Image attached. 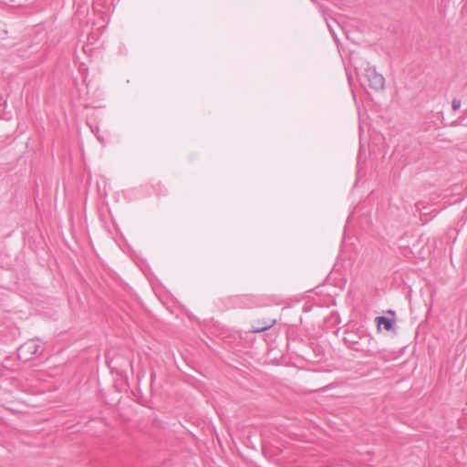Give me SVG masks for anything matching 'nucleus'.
<instances>
[{
    "instance_id": "nucleus-1",
    "label": "nucleus",
    "mask_w": 467,
    "mask_h": 467,
    "mask_svg": "<svg viewBox=\"0 0 467 467\" xmlns=\"http://www.w3.org/2000/svg\"><path fill=\"white\" fill-rule=\"evenodd\" d=\"M365 78L368 82V86L375 91H379L385 88L384 77L378 73L374 67H368L365 68Z\"/></svg>"
},
{
    "instance_id": "nucleus-2",
    "label": "nucleus",
    "mask_w": 467,
    "mask_h": 467,
    "mask_svg": "<svg viewBox=\"0 0 467 467\" xmlns=\"http://www.w3.org/2000/svg\"><path fill=\"white\" fill-rule=\"evenodd\" d=\"M39 344L36 339H30L17 348V357L20 360L27 361L37 353Z\"/></svg>"
},
{
    "instance_id": "nucleus-3",
    "label": "nucleus",
    "mask_w": 467,
    "mask_h": 467,
    "mask_svg": "<svg viewBox=\"0 0 467 467\" xmlns=\"http://www.w3.org/2000/svg\"><path fill=\"white\" fill-rule=\"evenodd\" d=\"M375 321L377 323L379 330L380 329V327L382 326H383L384 329L387 331H394V329H395V321L393 319L380 316V317H377Z\"/></svg>"
},
{
    "instance_id": "nucleus-4",
    "label": "nucleus",
    "mask_w": 467,
    "mask_h": 467,
    "mask_svg": "<svg viewBox=\"0 0 467 467\" xmlns=\"http://www.w3.org/2000/svg\"><path fill=\"white\" fill-rule=\"evenodd\" d=\"M275 324V319L269 320L267 322H263V327H253L251 331L253 333H261L271 328L272 327H274Z\"/></svg>"
},
{
    "instance_id": "nucleus-5",
    "label": "nucleus",
    "mask_w": 467,
    "mask_h": 467,
    "mask_svg": "<svg viewBox=\"0 0 467 467\" xmlns=\"http://www.w3.org/2000/svg\"><path fill=\"white\" fill-rule=\"evenodd\" d=\"M451 107L453 110H458L461 108V100L458 99H453L451 101Z\"/></svg>"
},
{
    "instance_id": "nucleus-6",
    "label": "nucleus",
    "mask_w": 467,
    "mask_h": 467,
    "mask_svg": "<svg viewBox=\"0 0 467 467\" xmlns=\"http://www.w3.org/2000/svg\"><path fill=\"white\" fill-rule=\"evenodd\" d=\"M389 314H392V315H394V314H395V312H394V311H392V310H389Z\"/></svg>"
}]
</instances>
